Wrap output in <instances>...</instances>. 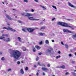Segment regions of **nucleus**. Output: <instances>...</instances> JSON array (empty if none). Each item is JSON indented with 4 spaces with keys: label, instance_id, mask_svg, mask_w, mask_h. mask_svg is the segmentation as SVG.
<instances>
[{
    "label": "nucleus",
    "instance_id": "603ef678",
    "mask_svg": "<svg viewBox=\"0 0 76 76\" xmlns=\"http://www.w3.org/2000/svg\"><path fill=\"white\" fill-rule=\"evenodd\" d=\"M58 53H59V54H60L61 53V52L59 51L58 52Z\"/></svg>",
    "mask_w": 76,
    "mask_h": 76
},
{
    "label": "nucleus",
    "instance_id": "423d86ee",
    "mask_svg": "<svg viewBox=\"0 0 76 76\" xmlns=\"http://www.w3.org/2000/svg\"><path fill=\"white\" fill-rule=\"evenodd\" d=\"M2 36H1L0 38L1 39H3L4 38H5V37H7L8 36V35L7 34H2Z\"/></svg>",
    "mask_w": 76,
    "mask_h": 76
},
{
    "label": "nucleus",
    "instance_id": "2f4dec72",
    "mask_svg": "<svg viewBox=\"0 0 76 76\" xmlns=\"http://www.w3.org/2000/svg\"><path fill=\"white\" fill-rule=\"evenodd\" d=\"M39 35H40L42 36L44 35V33H39Z\"/></svg>",
    "mask_w": 76,
    "mask_h": 76
},
{
    "label": "nucleus",
    "instance_id": "9b49d317",
    "mask_svg": "<svg viewBox=\"0 0 76 76\" xmlns=\"http://www.w3.org/2000/svg\"><path fill=\"white\" fill-rule=\"evenodd\" d=\"M20 73L22 75H23L24 74V71H23V69H21L20 70Z\"/></svg>",
    "mask_w": 76,
    "mask_h": 76
},
{
    "label": "nucleus",
    "instance_id": "864d4df0",
    "mask_svg": "<svg viewBox=\"0 0 76 76\" xmlns=\"http://www.w3.org/2000/svg\"><path fill=\"white\" fill-rule=\"evenodd\" d=\"M25 12H29L28 10H25Z\"/></svg>",
    "mask_w": 76,
    "mask_h": 76
},
{
    "label": "nucleus",
    "instance_id": "f3484780",
    "mask_svg": "<svg viewBox=\"0 0 76 76\" xmlns=\"http://www.w3.org/2000/svg\"><path fill=\"white\" fill-rule=\"evenodd\" d=\"M65 47L66 48H67V49L69 48V46L67 44L65 45Z\"/></svg>",
    "mask_w": 76,
    "mask_h": 76
},
{
    "label": "nucleus",
    "instance_id": "a211bd4d",
    "mask_svg": "<svg viewBox=\"0 0 76 76\" xmlns=\"http://www.w3.org/2000/svg\"><path fill=\"white\" fill-rule=\"evenodd\" d=\"M60 68L61 69H65V66L64 65L60 66Z\"/></svg>",
    "mask_w": 76,
    "mask_h": 76
},
{
    "label": "nucleus",
    "instance_id": "de8ad7c7",
    "mask_svg": "<svg viewBox=\"0 0 76 76\" xmlns=\"http://www.w3.org/2000/svg\"><path fill=\"white\" fill-rule=\"evenodd\" d=\"M7 70L8 72H9V71H10L11 70V69H8Z\"/></svg>",
    "mask_w": 76,
    "mask_h": 76
},
{
    "label": "nucleus",
    "instance_id": "aec40b11",
    "mask_svg": "<svg viewBox=\"0 0 76 76\" xmlns=\"http://www.w3.org/2000/svg\"><path fill=\"white\" fill-rule=\"evenodd\" d=\"M45 44H49V41L48 40H47L45 41Z\"/></svg>",
    "mask_w": 76,
    "mask_h": 76
},
{
    "label": "nucleus",
    "instance_id": "8fccbe9b",
    "mask_svg": "<svg viewBox=\"0 0 76 76\" xmlns=\"http://www.w3.org/2000/svg\"><path fill=\"white\" fill-rule=\"evenodd\" d=\"M36 75H37V76H39V73H37Z\"/></svg>",
    "mask_w": 76,
    "mask_h": 76
},
{
    "label": "nucleus",
    "instance_id": "7ed1b4c3",
    "mask_svg": "<svg viewBox=\"0 0 76 76\" xmlns=\"http://www.w3.org/2000/svg\"><path fill=\"white\" fill-rule=\"evenodd\" d=\"M48 53H49V54H50V55L54 54V52L53 51V48H50V49H48V50L46 52V54H47Z\"/></svg>",
    "mask_w": 76,
    "mask_h": 76
},
{
    "label": "nucleus",
    "instance_id": "6ab92c4d",
    "mask_svg": "<svg viewBox=\"0 0 76 76\" xmlns=\"http://www.w3.org/2000/svg\"><path fill=\"white\" fill-rule=\"evenodd\" d=\"M32 49L33 52H35V51H36V50H35V48L34 47H32Z\"/></svg>",
    "mask_w": 76,
    "mask_h": 76
},
{
    "label": "nucleus",
    "instance_id": "4468645a",
    "mask_svg": "<svg viewBox=\"0 0 76 76\" xmlns=\"http://www.w3.org/2000/svg\"><path fill=\"white\" fill-rule=\"evenodd\" d=\"M63 31L64 32H68V29L65 28L63 29Z\"/></svg>",
    "mask_w": 76,
    "mask_h": 76
},
{
    "label": "nucleus",
    "instance_id": "c9c22d12",
    "mask_svg": "<svg viewBox=\"0 0 76 76\" xmlns=\"http://www.w3.org/2000/svg\"><path fill=\"white\" fill-rule=\"evenodd\" d=\"M34 1L36 2V3H38V0H34Z\"/></svg>",
    "mask_w": 76,
    "mask_h": 76
},
{
    "label": "nucleus",
    "instance_id": "6e6d98bb",
    "mask_svg": "<svg viewBox=\"0 0 76 76\" xmlns=\"http://www.w3.org/2000/svg\"><path fill=\"white\" fill-rule=\"evenodd\" d=\"M31 12H34V10H33V9H32L31 10Z\"/></svg>",
    "mask_w": 76,
    "mask_h": 76
},
{
    "label": "nucleus",
    "instance_id": "0eeeda50",
    "mask_svg": "<svg viewBox=\"0 0 76 76\" xmlns=\"http://www.w3.org/2000/svg\"><path fill=\"white\" fill-rule=\"evenodd\" d=\"M21 15L22 16H23V15H24V16H32V14H29L28 13H25L24 12L21 13Z\"/></svg>",
    "mask_w": 76,
    "mask_h": 76
},
{
    "label": "nucleus",
    "instance_id": "5fc2aeb1",
    "mask_svg": "<svg viewBox=\"0 0 76 76\" xmlns=\"http://www.w3.org/2000/svg\"><path fill=\"white\" fill-rule=\"evenodd\" d=\"M3 32H4V30L1 31V32L2 33H3Z\"/></svg>",
    "mask_w": 76,
    "mask_h": 76
},
{
    "label": "nucleus",
    "instance_id": "39448f33",
    "mask_svg": "<svg viewBox=\"0 0 76 76\" xmlns=\"http://www.w3.org/2000/svg\"><path fill=\"white\" fill-rule=\"evenodd\" d=\"M28 16V19H29V20H41L39 19H35L34 18L32 17H29V16Z\"/></svg>",
    "mask_w": 76,
    "mask_h": 76
},
{
    "label": "nucleus",
    "instance_id": "f03ea898",
    "mask_svg": "<svg viewBox=\"0 0 76 76\" xmlns=\"http://www.w3.org/2000/svg\"><path fill=\"white\" fill-rule=\"evenodd\" d=\"M57 25H61V26H63L64 27H67V28H70L72 29H74V28H75V26H70V25L68 24V23H63L58 22L57 23Z\"/></svg>",
    "mask_w": 76,
    "mask_h": 76
},
{
    "label": "nucleus",
    "instance_id": "69168bd1",
    "mask_svg": "<svg viewBox=\"0 0 76 76\" xmlns=\"http://www.w3.org/2000/svg\"><path fill=\"white\" fill-rule=\"evenodd\" d=\"M12 10H15L16 11V10L15 9H13Z\"/></svg>",
    "mask_w": 76,
    "mask_h": 76
},
{
    "label": "nucleus",
    "instance_id": "c756f323",
    "mask_svg": "<svg viewBox=\"0 0 76 76\" xmlns=\"http://www.w3.org/2000/svg\"><path fill=\"white\" fill-rule=\"evenodd\" d=\"M24 2H26V3H28V0H24L23 1Z\"/></svg>",
    "mask_w": 76,
    "mask_h": 76
},
{
    "label": "nucleus",
    "instance_id": "e433bc0d",
    "mask_svg": "<svg viewBox=\"0 0 76 76\" xmlns=\"http://www.w3.org/2000/svg\"><path fill=\"white\" fill-rule=\"evenodd\" d=\"M42 44V41H41L39 43V44H40V45H41Z\"/></svg>",
    "mask_w": 76,
    "mask_h": 76
},
{
    "label": "nucleus",
    "instance_id": "58836bf2",
    "mask_svg": "<svg viewBox=\"0 0 76 76\" xmlns=\"http://www.w3.org/2000/svg\"><path fill=\"white\" fill-rule=\"evenodd\" d=\"M39 55H41V54H42V53H39L38 54Z\"/></svg>",
    "mask_w": 76,
    "mask_h": 76
},
{
    "label": "nucleus",
    "instance_id": "7c9ffc66",
    "mask_svg": "<svg viewBox=\"0 0 76 76\" xmlns=\"http://www.w3.org/2000/svg\"><path fill=\"white\" fill-rule=\"evenodd\" d=\"M39 25H43V22H41L40 23H39Z\"/></svg>",
    "mask_w": 76,
    "mask_h": 76
},
{
    "label": "nucleus",
    "instance_id": "49530a36",
    "mask_svg": "<svg viewBox=\"0 0 76 76\" xmlns=\"http://www.w3.org/2000/svg\"><path fill=\"white\" fill-rule=\"evenodd\" d=\"M65 75H69V73L68 72H66L65 74Z\"/></svg>",
    "mask_w": 76,
    "mask_h": 76
},
{
    "label": "nucleus",
    "instance_id": "1a4fd4ad",
    "mask_svg": "<svg viewBox=\"0 0 76 76\" xmlns=\"http://www.w3.org/2000/svg\"><path fill=\"white\" fill-rule=\"evenodd\" d=\"M8 28L9 29V30H11V31H12L13 32H16V31L15 29L12 28H10V27H8Z\"/></svg>",
    "mask_w": 76,
    "mask_h": 76
},
{
    "label": "nucleus",
    "instance_id": "6e6552de",
    "mask_svg": "<svg viewBox=\"0 0 76 76\" xmlns=\"http://www.w3.org/2000/svg\"><path fill=\"white\" fill-rule=\"evenodd\" d=\"M68 4L69 5V6H71V7H73L74 9H76V7L72 4H71L70 2H68Z\"/></svg>",
    "mask_w": 76,
    "mask_h": 76
},
{
    "label": "nucleus",
    "instance_id": "dca6fc26",
    "mask_svg": "<svg viewBox=\"0 0 76 76\" xmlns=\"http://www.w3.org/2000/svg\"><path fill=\"white\" fill-rule=\"evenodd\" d=\"M72 37L73 38V39H75V38H76V34L73 35H72Z\"/></svg>",
    "mask_w": 76,
    "mask_h": 76
},
{
    "label": "nucleus",
    "instance_id": "c85d7f7f",
    "mask_svg": "<svg viewBox=\"0 0 76 76\" xmlns=\"http://www.w3.org/2000/svg\"><path fill=\"white\" fill-rule=\"evenodd\" d=\"M52 7L53 8H54V9H57V7H56L54 6V5H52Z\"/></svg>",
    "mask_w": 76,
    "mask_h": 76
},
{
    "label": "nucleus",
    "instance_id": "0e129e2a",
    "mask_svg": "<svg viewBox=\"0 0 76 76\" xmlns=\"http://www.w3.org/2000/svg\"><path fill=\"white\" fill-rule=\"evenodd\" d=\"M1 54H2V53H1V52H0V55H1Z\"/></svg>",
    "mask_w": 76,
    "mask_h": 76
},
{
    "label": "nucleus",
    "instance_id": "f704fd0d",
    "mask_svg": "<svg viewBox=\"0 0 76 76\" xmlns=\"http://www.w3.org/2000/svg\"><path fill=\"white\" fill-rule=\"evenodd\" d=\"M25 70L26 71L28 70V67H26L25 69Z\"/></svg>",
    "mask_w": 76,
    "mask_h": 76
},
{
    "label": "nucleus",
    "instance_id": "4be33fe9",
    "mask_svg": "<svg viewBox=\"0 0 76 76\" xmlns=\"http://www.w3.org/2000/svg\"><path fill=\"white\" fill-rule=\"evenodd\" d=\"M18 23H23V22L21 20H18Z\"/></svg>",
    "mask_w": 76,
    "mask_h": 76
},
{
    "label": "nucleus",
    "instance_id": "f257e3e1",
    "mask_svg": "<svg viewBox=\"0 0 76 76\" xmlns=\"http://www.w3.org/2000/svg\"><path fill=\"white\" fill-rule=\"evenodd\" d=\"M10 57H13L16 60H18L22 54L18 50H14L12 53H10Z\"/></svg>",
    "mask_w": 76,
    "mask_h": 76
},
{
    "label": "nucleus",
    "instance_id": "f8f14e48",
    "mask_svg": "<svg viewBox=\"0 0 76 76\" xmlns=\"http://www.w3.org/2000/svg\"><path fill=\"white\" fill-rule=\"evenodd\" d=\"M42 70H43V71H48V68H45L44 67H42Z\"/></svg>",
    "mask_w": 76,
    "mask_h": 76
},
{
    "label": "nucleus",
    "instance_id": "393cba45",
    "mask_svg": "<svg viewBox=\"0 0 76 76\" xmlns=\"http://www.w3.org/2000/svg\"><path fill=\"white\" fill-rule=\"evenodd\" d=\"M3 29H6L7 31H9V28L8 27V28L7 27H3Z\"/></svg>",
    "mask_w": 76,
    "mask_h": 76
},
{
    "label": "nucleus",
    "instance_id": "37998d69",
    "mask_svg": "<svg viewBox=\"0 0 76 76\" xmlns=\"http://www.w3.org/2000/svg\"><path fill=\"white\" fill-rule=\"evenodd\" d=\"M67 32H69L70 33H72V32L70 31H69V30H68V31H67Z\"/></svg>",
    "mask_w": 76,
    "mask_h": 76
},
{
    "label": "nucleus",
    "instance_id": "412c9836",
    "mask_svg": "<svg viewBox=\"0 0 76 76\" xmlns=\"http://www.w3.org/2000/svg\"><path fill=\"white\" fill-rule=\"evenodd\" d=\"M23 50L24 51H25L26 50V49L25 47H23Z\"/></svg>",
    "mask_w": 76,
    "mask_h": 76
},
{
    "label": "nucleus",
    "instance_id": "052dcab7",
    "mask_svg": "<svg viewBox=\"0 0 76 76\" xmlns=\"http://www.w3.org/2000/svg\"><path fill=\"white\" fill-rule=\"evenodd\" d=\"M52 42H54V40H52Z\"/></svg>",
    "mask_w": 76,
    "mask_h": 76
},
{
    "label": "nucleus",
    "instance_id": "4d7b16f0",
    "mask_svg": "<svg viewBox=\"0 0 76 76\" xmlns=\"http://www.w3.org/2000/svg\"><path fill=\"white\" fill-rule=\"evenodd\" d=\"M43 75H45V73H44V72L43 73Z\"/></svg>",
    "mask_w": 76,
    "mask_h": 76
},
{
    "label": "nucleus",
    "instance_id": "ddd939ff",
    "mask_svg": "<svg viewBox=\"0 0 76 76\" xmlns=\"http://www.w3.org/2000/svg\"><path fill=\"white\" fill-rule=\"evenodd\" d=\"M4 41H5V42H9L10 41V38H8L7 40L6 39H4Z\"/></svg>",
    "mask_w": 76,
    "mask_h": 76
},
{
    "label": "nucleus",
    "instance_id": "9d476101",
    "mask_svg": "<svg viewBox=\"0 0 76 76\" xmlns=\"http://www.w3.org/2000/svg\"><path fill=\"white\" fill-rule=\"evenodd\" d=\"M6 17H7V18L8 19H9V20H13V18L10 17V16L8 15H7Z\"/></svg>",
    "mask_w": 76,
    "mask_h": 76
},
{
    "label": "nucleus",
    "instance_id": "5701e85b",
    "mask_svg": "<svg viewBox=\"0 0 76 76\" xmlns=\"http://www.w3.org/2000/svg\"><path fill=\"white\" fill-rule=\"evenodd\" d=\"M18 39H19L20 42H22V40L21 39V38H20V37H18Z\"/></svg>",
    "mask_w": 76,
    "mask_h": 76
},
{
    "label": "nucleus",
    "instance_id": "cd10ccee",
    "mask_svg": "<svg viewBox=\"0 0 76 76\" xmlns=\"http://www.w3.org/2000/svg\"><path fill=\"white\" fill-rule=\"evenodd\" d=\"M45 27L43 26V27H41L40 29H45Z\"/></svg>",
    "mask_w": 76,
    "mask_h": 76
},
{
    "label": "nucleus",
    "instance_id": "b1692460",
    "mask_svg": "<svg viewBox=\"0 0 76 76\" xmlns=\"http://www.w3.org/2000/svg\"><path fill=\"white\" fill-rule=\"evenodd\" d=\"M41 7H42V8L44 10H45L46 9V8H45V7H44V6L41 5Z\"/></svg>",
    "mask_w": 76,
    "mask_h": 76
},
{
    "label": "nucleus",
    "instance_id": "e2e57ef3",
    "mask_svg": "<svg viewBox=\"0 0 76 76\" xmlns=\"http://www.w3.org/2000/svg\"><path fill=\"white\" fill-rule=\"evenodd\" d=\"M38 65H39V66H40V63H39V62L38 63Z\"/></svg>",
    "mask_w": 76,
    "mask_h": 76
},
{
    "label": "nucleus",
    "instance_id": "13d9d810",
    "mask_svg": "<svg viewBox=\"0 0 76 76\" xmlns=\"http://www.w3.org/2000/svg\"><path fill=\"white\" fill-rule=\"evenodd\" d=\"M57 68H60V66H57Z\"/></svg>",
    "mask_w": 76,
    "mask_h": 76
},
{
    "label": "nucleus",
    "instance_id": "4c0bfd02",
    "mask_svg": "<svg viewBox=\"0 0 76 76\" xmlns=\"http://www.w3.org/2000/svg\"><path fill=\"white\" fill-rule=\"evenodd\" d=\"M61 44H62V45H64V44H63V42L62 41L61 42Z\"/></svg>",
    "mask_w": 76,
    "mask_h": 76
},
{
    "label": "nucleus",
    "instance_id": "bf43d9fd",
    "mask_svg": "<svg viewBox=\"0 0 76 76\" xmlns=\"http://www.w3.org/2000/svg\"><path fill=\"white\" fill-rule=\"evenodd\" d=\"M7 25H9V26H10V24H9V23H7Z\"/></svg>",
    "mask_w": 76,
    "mask_h": 76
},
{
    "label": "nucleus",
    "instance_id": "79ce46f5",
    "mask_svg": "<svg viewBox=\"0 0 76 76\" xmlns=\"http://www.w3.org/2000/svg\"><path fill=\"white\" fill-rule=\"evenodd\" d=\"M38 60H39V57L37 58L36 59V61H38Z\"/></svg>",
    "mask_w": 76,
    "mask_h": 76
},
{
    "label": "nucleus",
    "instance_id": "774afa93",
    "mask_svg": "<svg viewBox=\"0 0 76 76\" xmlns=\"http://www.w3.org/2000/svg\"><path fill=\"white\" fill-rule=\"evenodd\" d=\"M75 56H76V52L75 53Z\"/></svg>",
    "mask_w": 76,
    "mask_h": 76
},
{
    "label": "nucleus",
    "instance_id": "bb28decb",
    "mask_svg": "<svg viewBox=\"0 0 76 76\" xmlns=\"http://www.w3.org/2000/svg\"><path fill=\"white\" fill-rule=\"evenodd\" d=\"M71 73H72V74L73 75H74V76H76V74L74 72H71Z\"/></svg>",
    "mask_w": 76,
    "mask_h": 76
},
{
    "label": "nucleus",
    "instance_id": "a878e982",
    "mask_svg": "<svg viewBox=\"0 0 76 76\" xmlns=\"http://www.w3.org/2000/svg\"><path fill=\"white\" fill-rule=\"evenodd\" d=\"M60 57H61V56L60 55H59L58 56H56V59H58V58H60Z\"/></svg>",
    "mask_w": 76,
    "mask_h": 76
},
{
    "label": "nucleus",
    "instance_id": "473e14b6",
    "mask_svg": "<svg viewBox=\"0 0 76 76\" xmlns=\"http://www.w3.org/2000/svg\"><path fill=\"white\" fill-rule=\"evenodd\" d=\"M1 60L2 61H4V57H2V58Z\"/></svg>",
    "mask_w": 76,
    "mask_h": 76
},
{
    "label": "nucleus",
    "instance_id": "09e8293b",
    "mask_svg": "<svg viewBox=\"0 0 76 76\" xmlns=\"http://www.w3.org/2000/svg\"><path fill=\"white\" fill-rule=\"evenodd\" d=\"M66 20H68L69 21H70V20H71L69 19H66Z\"/></svg>",
    "mask_w": 76,
    "mask_h": 76
},
{
    "label": "nucleus",
    "instance_id": "2eb2a0df",
    "mask_svg": "<svg viewBox=\"0 0 76 76\" xmlns=\"http://www.w3.org/2000/svg\"><path fill=\"white\" fill-rule=\"evenodd\" d=\"M36 48L37 49V50H40L41 49V47L39 46H35Z\"/></svg>",
    "mask_w": 76,
    "mask_h": 76
},
{
    "label": "nucleus",
    "instance_id": "a19ab883",
    "mask_svg": "<svg viewBox=\"0 0 76 76\" xmlns=\"http://www.w3.org/2000/svg\"><path fill=\"white\" fill-rule=\"evenodd\" d=\"M20 63V61H18L17 62L18 64H19Z\"/></svg>",
    "mask_w": 76,
    "mask_h": 76
},
{
    "label": "nucleus",
    "instance_id": "72a5a7b5",
    "mask_svg": "<svg viewBox=\"0 0 76 76\" xmlns=\"http://www.w3.org/2000/svg\"><path fill=\"white\" fill-rule=\"evenodd\" d=\"M56 19V18H52V21H53L54 20Z\"/></svg>",
    "mask_w": 76,
    "mask_h": 76
},
{
    "label": "nucleus",
    "instance_id": "338daca9",
    "mask_svg": "<svg viewBox=\"0 0 76 76\" xmlns=\"http://www.w3.org/2000/svg\"><path fill=\"white\" fill-rule=\"evenodd\" d=\"M34 67H37V66L36 65H34Z\"/></svg>",
    "mask_w": 76,
    "mask_h": 76
},
{
    "label": "nucleus",
    "instance_id": "3c124183",
    "mask_svg": "<svg viewBox=\"0 0 76 76\" xmlns=\"http://www.w3.org/2000/svg\"><path fill=\"white\" fill-rule=\"evenodd\" d=\"M75 63V61H72V63L73 64V63Z\"/></svg>",
    "mask_w": 76,
    "mask_h": 76
},
{
    "label": "nucleus",
    "instance_id": "a18cd8bd",
    "mask_svg": "<svg viewBox=\"0 0 76 76\" xmlns=\"http://www.w3.org/2000/svg\"><path fill=\"white\" fill-rule=\"evenodd\" d=\"M69 57H72V54H69Z\"/></svg>",
    "mask_w": 76,
    "mask_h": 76
},
{
    "label": "nucleus",
    "instance_id": "c03bdc74",
    "mask_svg": "<svg viewBox=\"0 0 76 76\" xmlns=\"http://www.w3.org/2000/svg\"><path fill=\"white\" fill-rule=\"evenodd\" d=\"M48 67H50V65L49 64H48Z\"/></svg>",
    "mask_w": 76,
    "mask_h": 76
},
{
    "label": "nucleus",
    "instance_id": "ea45409f",
    "mask_svg": "<svg viewBox=\"0 0 76 76\" xmlns=\"http://www.w3.org/2000/svg\"><path fill=\"white\" fill-rule=\"evenodd\" d=\"M22 30L23 31H24V32H26V30L24 29H22Z\"/></svg>",
    "mask_w": 76,
    "mask_h": 76
},
{
    "label": "nucleus",
    "instance_id": "20e7f679",
    "mask_svg": "<svg viewBox=\"0 0 76 76\" xmlns=\"http://www.w3.org/2000/svg\"><path fill=\"white\" fill-rule=\"evenodd\" d=\"M36 29H38V28H35L32 29V28H27L26 29L28 31V32H33L34 31V30H35Z\"/></svg>",
    "mask_w": 76,
    "mask_h": 76
},
{
    "label": "nucleus",
    "instance_id": "680f3d73",
    "mask_svg": "<svg viewBox=\"0 0 76 76\" xmlns=\"http://www.w3.org/2000/svg\"><path fill=\"white\" fill-rule=\"evenodd\" d=\"M21 62L22 63H23V61H21Z\"/></svg>",
    "mask_w": 76,
    "mask_h": 76
}]
</instances>
